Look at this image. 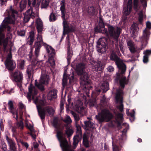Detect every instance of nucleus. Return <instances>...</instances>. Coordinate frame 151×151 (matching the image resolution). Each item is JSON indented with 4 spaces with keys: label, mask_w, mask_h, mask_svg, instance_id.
<instances>
[{
    "label": "nucleus",
    "mask_w": 151,
    "mask_h": 151,
    "mask_svg": "<svg viewBox=\"0 0 151 151\" xmlns=\"http://www.w3.org/2000/svg\"><path fill=\"white\" fill-rule=\"evenodd\" d=\"M45 44L43 42L42 40V36L38 35L37 41L35 42L34 47L35 48V58H33V55L32 52H30L28 55L30 60H32V64L29 65L27 67L26 70L27 73L28 75V77L30 78L31 74L33 73L34 70H37L38 68V62L37 58L39 55L40 48L42 45H44Z\"/></svg>",
    "instance_id": "obj_1"
},
{
    "label": "nucleus",
    "mask_w": 151,
    "mask_h": 151,
    "mask_svg": "<svg viewBox=\"0 0 151 151\" xmlns=\"http://www.w3.org/2000/svg\"><path fill=\"white\" fill-rule=\"evenodd\" d=\"M86 65L83 63H80L76 65V69L77 74L80 76V84L83 86V89L86 92L88 96V93H89V91L92 87L91 85V82L88 80L89 76L87 73L85 72Z\"/></svg>",
    "instance_id": "obj_2"
},
{
    "label": "nucleus",
    "mask_w": 151,
    "mask_h": 151,
    "mask_svg": "<svg viewBox=\"0 0 151 151\" xmlns=\"http://www.w3.org/2000/svg\"><path fill=\"white\" fill-rule=\"evenodd\" d=\"M52 124L53 127L56 129L57 131V135L60 142V146L63 151H74L70 148L69 145L68 141L66 138L63 136V132L59 129L61 126L60 121L57 117H55L53 120Z\"/></svg>",
    "instance_id": "obj_3"
},
{
    "label": "nucleus",
    "mask_w": 151,
    "mask_h": 151,
    "mask_svg": "<svg viewBox=\"0 0 151 151\" xmlns=\"http://www.w3.org/2000/svg\"><path fill=\"white\" fill-rule=\"evenodd\" d=\"M116 75V77L115 80L116 81H119V85L121 88H119L117 90L115 99L117 102L119 101H122L123 98L122 96L124 93L123 89L125 85L128 84L129 81L127 79L126 77L125 76H122L120 77L119 73H117Z\"/></svg>",
    "instance_id": "obj_4"
},
{
    "label": "nucleus",
    "mask_w": 151,
    "mask_h": 151,
    "mask_svg": "<svg viewBox=\"0 0 151 151\" xmlns=\"http://www.w3.org/2000/svg\"><path fill=\"white\" fill-rule=\"evenodd\" d=\"M3 22V24L0 26V45H3L4 49L5 50L8 43L9 37H7L4 38L5 35L1 32L3 28H7L8 31H9V12L8 17L4 19Z\"/></svg>",
    "instance_id": "obj_5"
},
{
    "label": "nucleus",
    "mask_w": 151,
    "mask_h": 151,
    "mask_svg": "<svg viewBox=\"0 0 151 151\" xmlns=\"http://www.w3.org/2000/svg\"><path fill=\"white\" fill-rule=\"evenodd\" d=\"M114 117L112 113L108 109H104L96 115V118L99 122L101 123L110 121Z\"/></svg>",
    "instance_id": "obj_6"
},
{
    "label": "nucleus",
    "mask_w": 151,
    "mask_h": 151,
    "mask_svg": "<svg viewBox=\"0 0 151 151\" xmlns=\"http://www.w3.org/2000/svg\"><path fill=\"white\" fill-rule=\"evenodd\" d=\"M36 0H28V5L30 8L24 14V23L27 22L31 18L34 19L35 18V13L33 12L32 7L36 6Z\"/></svg>",
    "instance_id": "obj_7"
},
{
    "label": "nucleus",
    "mask_w": 151,
    "mask_h": 151,
    "mask_svg": "<svg viewBox=\"0 0 151 151\" xmlns=\"http://www.w3.org/2000/svg\"><path fill=\"white\" fill-rule=\"evenodd\" d=\"M110 58L111 60L115 61L121 74L123 75L124 74L126 69V65L124 63L121 62L120 58L117 55L115 52L112 51Z\"/></svg>",
    "instance_id": "obj_8"
},
{
    "label": "nucleus",
    "mask_w": 151,
    "mask_h": 151,
    "mask_svg": "<svg viewBox=\"0 0 151 151\" xmlns=\"http://www.w3.org/2000/svg\"><path fill=\"white\" fill-rule=\"evenodd\" d=\"M38 114L42 120L44 119L45 118L46 113H47L50 116L54 115L55 111L51 106H46L42 108L40 105L37 106Z\"/></svg>",
    "instance_id": "obj_9"
},
{
    "label": "nucleus",
    "mask_w": 151,
    "mask_h": 151,
    "mask_svg": "<svg viewBox=\"0 0 151 151\" xmlns=\"http://www.w3.org/2000/svg\"><path fill=\"white\" fill-rule=\"evenodd\" d=\"M150 34V31L146 29L143 31L142 35L139 37V40L141 45L139 48L138 50L140 51L144 49L148 43Z\"/></svg>",
    "instance_id": "obj_10"
},
{
    "label": "nucleus",
    "mask_w": 151,
    "mask_h": 151,
    "mask_svg": "<svg viewBox=\"0 0 151 151\" xmlns=\"http://www.w3.org/2000/svg\"><path fill=\"white\" fill-rule=\"evenodd\" d=\"M11 79L13 82L17 83V86L21 89L22 88L23 75L18 70L16 71L11 74Z\"/></svg>",
    "instance_id": "obj_11"
},
{
    "label": "nucleus",
    "mask_w": 151,
    "mask_h": 151,
    "mask_svg": "<svg viewBox=\"0 0 151 151\" xmlns=\"http://www.w3.org/2000/svg\"><path fill=\"white\" fill-rule=\"evenodd\" d=\"M66 16H61L63 20V35H65L68 34L70 33L75 32L76 30L75 26L73 25L69 26L68 23L66 18Z\"/></svg>",
    "instance_id": "obj_12"
},
{
    "label": "nucleus",
    "mask_w": 151,
    "mask_h": 151,
    "mask_svg": "<svg viewBox=\"0 0 151 151\" xmlns=\"http://www.w3.org/2000/svg\"><path fill=\"white\" fill-rule=\"evenodd\" d=\"M108 30L110 36L113 38L116 43H118L119 37L121 32V29L119 27H117L116 29L112 26L108 25Z\"/></svg>",
    "instance_id": "obj_13"
},
{
    "label": "nucleus",
    "mask_w": 151,
    "mask_h": 151,
    "mask_svg": "<svg viewBox=\"0 0 151 151\" xmlns=\"http://www.w3.org/2000/svg\"><path fill=\"white\" fill-rule=\"evenodd\" d=\"M76 135L73 137V145L75 147L77 146L79 142L81 140L82 137L81 127L78 124H76Z\"/></svg>",
    "instance_id": "obj_14"
},
{
    "label": "nucleus",
    "mask_w": 151,
    "mask_h": 151,
    "mask_svg": "<svg viewBox=\"0 0 151 151\" xmlns=\"http://www.w3.org/2000/svg\"><path fill=\"white\" fill-rule=\"evenodd\" d=\"M128 0H124V2L126 3ZM132 0H128L127 8L123 10V15L122 17V20L124 22H125L127 19V16L129 15L132 11Z\"/></svg>",
    "instance_id": "obj_15"
},
{
    "label": "nucleus",
    "mask_w": 151,
    "mask_h": 151,
    "mask_svg": "<svg viewBox=\"0 0 151 151\" xmlns=\"http://www.w3.org/2000/svg\"><path fill=\"white\" fill-rule=\"evenodd\" d=\"M105 42L99 39L97 42L96 50L99 52L103 54L106 52L108 46L106 40Z\"/></svg>",
    "instance_id": "obj_16"
},
{
    "label": "nucleus",
    "mask_w": 151,
    "mask_h": 151,
    "mask_svg": "<svg viewBox=\"0 0 151 151\" xmlns=\"http://www.w3.org/2000/svg\"><path fill=\"white\" fill-rule=\"evenodd\" d=\"M29 92L27 93L26 97L29 102H31V99L35 100V96L37 93V91L32 84H30L28 87Z\"/></svg>",
    "instance_id": "obj_17"
},
{
    "label": "nucleus",
    "mask_w": 151,
    "mask_h": 151,
    "mask_svg": "<svg viewBox=\"0 0 151 151\" xmlns=\"http://www.w3.org/2000/svg\"><path fill=\"white\" fill-rule=\"evenodd\" d=\"M18 12L17 10L10 6V25L15 26L17 17Z\"/></svg>",
    "instance_id": "obj_18"
},
{
    "label": "nucleus",
    "mask_w": 151,
    "mask_h": 151,
    "mask_svg": "<svg viewBox=\"0 0 151 151\" xmlns=\"http://www.w3.org/2000/svg\"><path fill=\"white\" fill-rule=\"evenodd\" d=\"M48 81L49 79L47 78L46 77H41L39 83L37 82V80L35 81V86L41 91H43L44 90V88L43 84H47L48 83Z\"/></svg>",
    "instance_id": "obj_19"
},
{
    "label": "nucleus",
    "mask_w": 151,
    "mask_h": 151,
    "mask_svg": "<svg viewBox=\"0 0 151 151\" xmlns=\"http://www.w3.org/2000/svg\"><path fill=\"white\" fill-rule=\"evenodd\" d=\"M13 45V43L10 41V73H11V71L14 70L16 67V63L15 61L12 59V55L11 52V50Z\"/></svg>",
    "instance_id": "obj_20"
},
{
    "label": "nucleus",
    "mask_w": 151,
    "mask_h": 151,
    "mask_svg": "<svg viewBox=\"0 0 151 151\" xmlns=\"http://www.w3.org/2000/svg\"><path fill=\"white\" fill-rule=\"evenodd\" d=\"M15 103L14 102H13L12 101L10 100V112L12 114L13 117L17 121L18 118V111L14 107V104Z\"/></svg>",
    "instance_id": "obj_21"
},
{
    "label": "nucleus",
    "mask_w": 151,
    "mask_h": 151,
    "mask_svg": "<svg viewBox=\"0 0 151 151\" xmlns=\"http://www.w3.org/2000/svg\"><path fill=\"white\" fill-rule=\"evenodd\" d=\"M131 33L134 37L138 35L139 27L137 24L134 22L131 25Z\"/></svg>",
    "instance_id": "obj_22"
},
{
    "label": "nucleus",
    "mask_w": 151,
    "mask_h": 151,
    "mask_svg": "<svg viewBox=\"0 0 151 151\" xmlns=\"http://www.w3.org/2000/svg\"><path fill=\"white\" fill-rule=\"evenodd\" d=\"M66 3L65 1H60V9L61 12V16H66Z\"/></svg>",
    "instance_id": "obj_23"
},
{
    "label": "nucleus",
    "mask_w": 151,
    "mask_h": 151,
    "mask_svg": "<svg viewBox=\"0 0 151 151\" xmlns=\"http://www.w3.org/2000/svg\"><path fill=\"white\" fill-rule=\"evenodd\" d=\"M36 28L38 33L42 32L43 29V26L42 22L40 18H37L36 21Z\"/></svg>",
    "instance_id": "obj_24"
},
{
    "label": "nucleus",
    "mask_w": 151,
    "mask_h": 151,
    "mask_svg": "<svg viewBox=\"0 0 151 151\" xmlns=\"http://www.w3.org/2000/svg\"><path fill=\"white\" fill-rule=\"evenodd\" d=\"M85 129L88 130L94 128L93 123L90 120L84 122Z\"/></svg>",
    "instance_id": "obj_25"
},
{
    "label": "nucleus",
    "mask_w": 151,
    "mask_h": 151,
    "mask_svg": "<svg viewBox=\"0 0 151 151\" xmlns=\"http://www.w3.org/2000/svg\"><path fill=\"white\" fill-rule=\"evenodd\" d=\"M127 45L130 52L132 53H134L136 52L137 50L134 46V43L131 40L128 41Z\"/></svg>",
    "instance_id": "obj_26"
},
{
    "label": "nucleus",
    "mask_w": 151,
    "mask_h": 151,
    "mask_svg": "<svg viewBox=\"0 0 151 151\" xmlns=\"http://www.w3.org/2000/svg\"><path fill=\"white\" fill-rule=\"evenodd\" d=\"M57 90L55 89H53L50 91L49 94L48 96L50 97L49 99L51 100L55 99L57 97Z\"/></svg>",
    "instance_id": "obj_27"
},
{
    "label": "nucleus",
    "mask_w": 151,
    "mask_h": 151,
    "mask_svg": "<svg viewBox=\"0 0 151 151\" xmlns=\"http://www.w3.org/2000/svg\"><path fill=\"white\" fill-rule=\"evenodd\" d=\"M104 67L105 65L100 61H98L97 64L94 66L95 70L97 71L102 70Z\"/></svg>",
    "instance_id": "obj_28"
},
{
    "label": "nucleus",
    "mask_w": 151,
    "mask_h": 151,
    "mask_svg": "<svg viewBox=\"0 0 151 151\" xmlns=\"http://www.w3.org/2000/svg\"><path fill=\"white\" fill-rule=\"evenodd\" d=\"M46 49L47 52L50 56H52L55 54V50L51 46L47 45L46 46Z\"/></svg>",
    "instance_id": "obj_29"
},
{
    "label": "nucleus",
    "mask_w": 151,
    "mask_h": 151,
    "mask_svg": "<svg viewBox=\"0 0 151 151\" xmlns=\"http://www.w3.org/2000/svg\"><path fill=\"white\" fill-rule=\"evenodd\" d=\"M27 0H21L19 4V7L20 8L21 12L24 9L26 8L27 5Z\"/></svg>",
    "instance_id": "obj_30"
},
{
    "label": "nucleus",
    "mask_w": 151,
    "mask_h": 151,
    "mask_svg": "<svg viewBox=\"0 0 151 151\" xmlns=\"http://www.w3.org/2000/svg\"><path fill=\"white\" fill-rule=\"evenodd\" d=\"M101 88L102 90L103 93L106 92L109 89L108 83L107 82H103Z\"/></svg>",
    "instance_id": "obj_31"
},
{
    "label": "nucleus",
    "mask_w": 151,
    "mask_h": 151,
    "mask_svg": "<svg viewBox=\"0 0 151 151\" xmlns=\"http://www.w3.org/2000/svg\"><path fill=\"white\" fill-rule=\"evenodd\" d=\"M41 8L42 9H46L48 6L49 0H41Z\"/></svg>",
    "instance_id": "obj_32"
},
{
    "label": "nucleus",
    "mask_w": 151,
    "mask_h": 151,
    "mask_svg": "<svg viewBox=\"0 0 151 151\" xmlns=\"http://www.w3.org/2000/svg\"><path fill=\"white\" fill-rule=\"evenodd\" d=\"M67 58L68 62V63H70V60L71 57L73 55L72 52L71 50V49L70 46H68V47L67 49Z\"/></svg>",
    "instance_id": "obj_33"
},
{
    "label": "nucleus",
    "mask_w": 151,
    "mask_h": 151,
    "mask_svg": "<svg viewBox=\"0 0 151 151\" xmlns=\"http://www.w3.org/2000/svg\"><path fill=\"white\" fill-rule=\"evenodd\" d=\"M35 37V33L33 31H32L29 32V37L30 38L29 41V45H31L32 44L34 40Z\"/></svg>",
    "instance_id": "obj_34"
},
{
    "label": "nucleus",
    "mask_w": 151,
    "mask_h": 151,
    "mask_svg": "<svg viewBox=\"0 0 151 151\" xmlns=\"http://www.w3.org/2000/svg\"><path fill=\"white\" fill-rule=\"evenodd\" d=\"M83 143L86 147H89L88 140L87 136L85 134L83 137Z\"/></svg>",
    "instance_id": "obj_35"
},
{
    "label": "nucleus",
    "mask_w": 151,
    "mask_h": 151,
    "mask_svg": "<svg viewBox=\"0 0 151 151\" xmlns=\"http://www.w3.org/2000/svg\"><path fill=\"white\" fill-rule=\"evenodd\" d=\"M88 12L90 15H93L95 13L94 7L93 6H89L88 8Z\"/></svg>",
    "instance_id": "obj_36"
},
{
    "label": "nucleus",
    "mask_w": 151,
    "mask_h": 151,
    "mask_svg": "<svg viewBox=\"0 0 151 151\" xmlns=\"http://www.w3.org/2000/svg\"><path fill=\"white\" fill-rule=\"evenodd\" d=\"M138 21L140 24H142L143 19V12L141 10L138 14Z\"/></svg>",
    "instance_id": "obj_37"
},
{
    "label": "nucleus",
    "mask_w": 151,
    "mask_h": 151,
    "mask_svg": "<svg viewBox=\"0 0 151 151\" xmlns=\"http://www.w3.org/2000/svg\"><path fill=\"white\" fill-rule=\"evenodd\" d=\"M4 64L6 68L8 70H9V54H8L7 57L4 62Z\"/></svg>",
    "instance_id": "obj_38"
},
{
    "label": "nucleus",
    "mask_w": 151,
    "mask_h": 151,
    "mask_svg": "<svg viewBox=\"0 0 151 151\" xmlns=\"http://www.w3.org/2000/svg\"><path fill=\"white\" fill-rule=\"evenodd\" d=\"M17 151V148L15 146V144L10 139V151Z\"/></svg>",
    "instance_id": "obj_39"
},
{
    "label": "nucleus",
    "mask_w": 151,
    "mask_h": 151,
    "mask_svg": "<svg viewBox=\"0 0 151 151\" xmlns=\"http://www.w3.org/2000/svg\"><path fill=\"white\" fill-rule=\"evenodd\" d=\"M57 19L55 14L53 12L51 13L49 17V19L50 22H54Z\"/></svg>",
    "instance_id": "obj_40"
},
{
    "label": "nucleus",
    "mask_w": 151,
    "mask_h": 151,
    "mask_svg": "<svg viewBox=\"0 0 151 151\" xmlns=\"http://www.w3.org/2000/svg\"><path fill=\"white\" fill-rule=\"evenodd\" d=\"M71 113L74 117L75 120L76 122V124H77V122H78L80 119L79 116L76 113L73 111H71Z\"/></svg>",
    "instance_id": "obj_41"
},
{
    "label": "nucleus",
    "mask_w": 151,
    "mask_h": 151,
    "mask_svg": "<svg viewBox=\"0 0 151 151\" xmlns=\"http://www.w3.org/2000/svg\"><path fill=\"white\" fill-rule=\"evenodd\" d=\"M73 132V130L70 128H67V130L65 131L66 134L67 135L68 137L71 136Z\"/></svg>",
    "instance_id": "obj_42"
},
{
    "label": "nucleus",
    "mask_w": 151,
    "mask_h": 151,
    "mask_svg": "<svg viewBox=\"0 0 151 151\" xmlns=\"http://www.w3.org/2000/svg\"><path fill=\"white\" fill-rule=\"evenodd\" d=\"M68 77H65V76H63L62 79V85L63 87L66 86L67 84Z\"/></svg>",
    "instance_id": "obj_43"
},
{
    "label": "nucleus",
    "mask_w": 151,
    "mask_h": 151,
    "mask_svg": "<svg viewBox=\"0 0 151 151\" xmlns=\"http://www.w3.org/2000/svg\"><path fill=\"white\" fill-rule=\"evenodd\" d=\"M64 122L66 123H70L72 122V120L70 117L68 116H67L65 119L63 120Z\"/></svg>",
    "instance_id": "obj_44"
},
{
    "label": "nucleus",
    "mask_w": 151,
    "mask_h": 151,
    "mask_svg": "<svg viewBox=\"0 0 151 151\" xmlns=\"http://www.w3.org/2000/svg\"><path fill=\"white\" fill-rule=\"evenodd\" d=\"M138 0H134L133 2L134 9L135 10H137L138 7Z\"/></svg>",
    "instance_id": "obj_45"
},
{
    "label": "nucleus",
    "mask_w": 151,
    "mask_h": 151,
    "mask_svg": "<svg viewBox=\"0 0 151 151\" xmlns=\"http://www.w3.org/2000/svg\"><path fill=\"white\" fill-rule=\"evenodd\" d=\"M25 53V50H23V48H20L18 51V54L21 56H24Z\"/></svg>",
    "instance_id": "obj_46"
},
{
    "label": "nucleus",
    "mask_w": 151,
    "mask_h": 151,
    "mask_svg": "<svg viewBox=\"0 0 151 151\" xmlns=\"http://www.w3.org/2000/svg\"><path fill=\"white\" fill-rule=\"evenodd\" d=\"M101 102L104 104H105L107 103V99L105 95H103L101 99Z\"/></svg>",
    "instance_id": "obj_47"
},
{
    "label": "nucleus",
    "mask_w": 151,
    "mask_h": 151,
    "mask_svg": "<svg viewBox=\"0 0 151 151\" xmlns=\"http://www.w3.org/2000/svg\"><path fill=\"white\" fill-rule=\"evenodd\" d=\"M96 104V101L95 100H92L89 101V104L91 107H93L95 106Z\"/></svg>",
    "instance_id": "obj_48"
},
{
    "label": "nucleus",
    "mask_w": 151,
    "mask_h": 151,
    "mask_svg": "<svg viewBox=\"0 0 151 151\" xmlns=\"http://www.w3.org/2000/svg\"><path fill=\"white\" fill-rule=\"evenodd\" d=\"M17 125L18 127L20 128L21 130L23 129L24 127L23 123L22 121H21L20 122L17 123Z\"/></svg>",
    "instance_id": "obj_49"
},
{
    "label": "nucleus",
    "mask_w": 151,
    "mask_h": 151,
    "mask_svg": "<svg viewBox=\"0 0 151 151\" xmlns=\"http://www.w3.org/2000/svg\"><path fill=\"white\" fill-rule=\"evenodd\" d=\"M143 53L149 57V56L151 55V50H147L144 52Z\"/></svg>",
    "instance_id": "obj_50"
},
{
    "label": "nucleus",
    "mask_w": 151,
    "mask_h": 151,
    "mask_svg": "<svg viewBox=\"0 0 151 151\" xmlns=\"http://www.w3.org/2000/svg\"><path fill=\"white\" fill-rule=\"evenodd\" d=\"M128 116H130L132 118H134V114H135V111L133 110L132 111V113H129V112H126Z\"/></svg>",
    "instance_id": "obj_51"
},
{
    "label": "nucleus",
    "mask_w": 151,
    "mask_h": 151,
    "mask_svg": "<svg viewBox=\"0 0 151 151\" xmlns=\"http://www.w3.org/2000/svg\"><path fill=\"white\" fill-rule=\"evenodd\" d=\"M141 3L142 4L144 8H146L147 5V1L146 0H140Z\"/></svg>",
    "instance_id": "obj_52"
},
{
    "label": "nucleus",
    "mask_w": 151,
    "mask_h": 151,
    "mask_svg": "<svg viewBox=\"0 0 151 151\" xmlns=\"http://www.w3.org/2000/svg\"><path fill=\"white\" fill-rule=\"evenodd\" d=\"M30 130L31 132H33L34 130L33 127L31 124H30L29 125H27L26 126Z\"/></svg>",
    "instance_id": "obj_53"
},
{
    "label": "nucleus",
    "mask_w": 151,
    "mask_h": 151,
    "mask_svg": "<svg viewBox=\"0 0 151 151\" xmlns=\"http://www.w3.org/2000/svg\"><path fill=\"white\" fill-rule=\"evenodd\" d=\"M17 33L19 35L21 36H23L25 35V32L24 30H21L20 31H18Z\"/></svg>",
    "instance_id": "obj_54"
},
{
    "label": "nucleus",
    "mask_w": 151,
    "mask_h": 151,
    "mask_svg": "<svg viewBox=\"0 0 151 151\" xmlns=\"http://www.w3.org/2000/svg\"><path fill=\"white\" fill-rule=\"evenodd\" d=\"M148 57L146 56V55H144L143 56V62L145 63H146L148 61Z\"/></svg>",
    "instance_id": "obj_55"
},
{
    "label": "nucleus",
    "mask_w": 151,
    "mask_h": 151,
    "mask_svg": "<svg viewBox=\"0 0 151 151\" xmlns=\"http://www.w3.org/2000/svg\"><path fill=\"white\" fill-rule=\"evenodd\" d=\"M117 117L121 121H122L123 119V115L121 113H119L117 115Z\"/></svg>",
    "instance_id": "obj_56"
},
{
    "label": "nucleus",
    "mask_w": 151,
    "mask_h": 151,
    "mask_svg": "<svg viewBox=\"0 0 151 151\" xmlns=\"http://www.w3.org/2000/svg\"><path fill=\"white\" fill-rule=\"evenodd\" d=\"M107 70L109 72H111L114 71V68L112 66H109L107 68Z\"/></svg>",
    "instance_id": "obj_57"
},
{
    "label": "nucleus",
    "mask_w": 151,
    "mask_h": 151,
    "mask_svg": "<svg viewBox=\"0 0 151 151\" xmlns=\"http://www.w3.org/2000/svg\"><path fill=\"white\" fill-rule=\"evenodd\" d=\"M146 26L147 28L149 29H151V23L149 22L148 21L147 22L146 24Z\"/></svg>",
    "instance_id": "obj_58"
},
{
    "label": "nucleus",
    "mask_w": 151,
    "mask_h": 151,
    "mask_svg": "<svg viewBox=\"0 0 151 151\" xmlns=\"http://www.w3.org/2000/svg\"><path fill=\"white\" fill-rule=\"evenodd\" d=\"M99 26L100 28H104L105 27V25L104 22H99Z\"/></svg>",
    "instance_id": "obj_59"
},
{
    "label": "nucleus",
    "mask_w": 151,
    "mask_h": 151,
    "mask_svg": "<svg viewBox=\"0 0 151 151\" xmlns=\"http://www.w3.org/2000/svg\"><path fill=\"white\" fill-rule=\"evenodd\" d=\"M101 30V28L98 26H96L95 28V31L96 32H99Z\"/></svg>",
    "instance_id": "obj_60"
},
{
    "label": "nucleus",
    "mask_w": 151,
    "mask_h": 151,
    "mask_svg": "<svg viewBox=\"0 0 151 151\" xmlns=\"http://www.w3.org/2000/svg\"><path fill=\"white\" fill-rule=\"evenodd\" d=\"M124 106L123 104L122 103L119 106V109L121 112H122L123 111Z\"/></svg>",
    "instance_id": "obj_61"
},
{
    "label": "nucleus",
    "mask_w": 151,
    "mask_h": 151,
    "mask_svg": "<svg viewBox=\"0 0 151 151\" xmlns=\"http://www.w3.org/2000/svg\"><path fill=\"white\" fill-rule=\"evenodd\" d=\"M25 61L23 60H22L20 63V66L21 68H23L24 65Z\"/></svg>",
    "instance_id": "obj_62"
},
{
    "label": "nucleus",
    "mask_w": 151,
    "mask_h": 151,
    "mask_svg": "<svg viewBox=\"0 0 151 151\" xmlns=\"http://www.w3.org/2000/svg\"><path fill=\"white\" fill-rule=\"evenodd\" d=\"M39 144L37 142H34L33 143V146L34 148L35 149L38 148V147L39 146Z\"/></svg>",
    "instance_id": "obj_63"
},
{
    "label": "nucleus",
    "mask_w": 151,
    "mask_h": 151,
    "mask_svg": "<svg viewBox=\"0 0 151 151\" xmlns=\"http://www.w3.org/2000/svg\"><path fill=\"white\" fill-rule=\"evenodd\" d=\"M113 151H119L118 147L116 146H113Z\"/></svg>",
    "instance_id": "obj_64"
}]
</instances>
